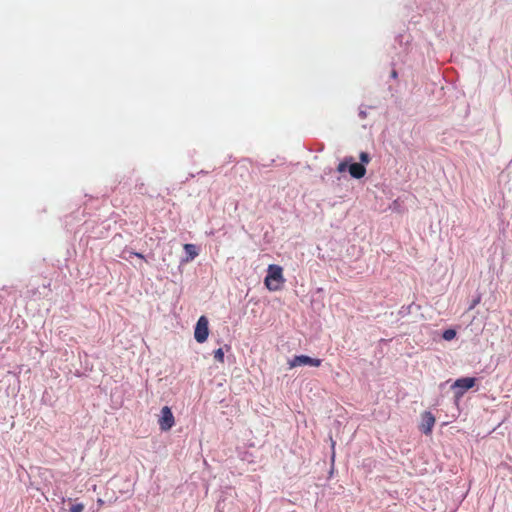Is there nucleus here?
Here are the masks:
<instances>
[{
  "label": "nucleus",
  "mask_w": 512,
  "mask_h": 512,
  "mask_svg": "<svg viewBox=\"0 0 512 512\" xmlns=\"http://www.w3.org/2000/svg\"><path fill=\"white\" fill-rule=\"evenodd\" d=\"M285 282L283 276V269L281 266L271 264L268 266L267 275L264 279V284L269 291H278L282 288Z\"/></svg>",
  "instance_id": "1"
},
{
  "label": "nucleus",
  "mask_w": 512,
  "mask_h": 512,
  "mask_svg": "<svg viewBox=\"0 0 512 512\" xmlns=\"http://www.w3.org/2000/svg\"><path fill=\"white\" fill-rule=\"evenodd\" d=\"M208 319L205 316H201L196 324L194 337L198 343H203L207 340L209 335Z\"/></svg>",
  "instance_id": "2"
},
{
  "label": "nucleus",
  "mask_w": 512,
  "mask_h": 512,
  "mask_svg": "<svg viewBox=\"0 0 512 512\" xmlns=\"http://www.w3.org/2000/svg\"><path fill=\"white\" fill-rule=\"evenodd\" d=\"M158 424L161 431H168L174 426L175 418L168 406H164L161 409V416L158 420Z\"/></svg>",
  "instance_id": "3"
},
{
  "label": "nucleus",
  "mask_w": 512,
  "mask_h": 512,
  "mask_svg": "<svg viewBox=\"0 0 512 512\" xmlns=\"http://www.w3.org/2000/svg\"><path fill=\"white\" fill-rule=\"evenodd\" d=\"M322 363L321 359L312 358L307 355H297L293 359L288 361L289 368H295L297 366L309 365L313 367H319Z\"/></svg>",
  "instance_id": "4"
},
{
  "label": "nucleus",
  "mask_w": 512,
  "mask_h": 512,
  "mask_svg": "<svg viewBox=\"0 0 512 512\" xmlns=\"http://www.w3.org/2000/svg\"><path fill=\"white\" fill-rule=\"evenodd\" d=\"M435 422L436 419L434 415L429 411H425L421 415V424L419 428L425 435H430L432 433Z\"/></svg>",
  "instance_id": "5"
},
{
  "label": "nucleus",
  "mask_w": 512,
  "mask_h": 512,
  "mask_svg": "<svg viewBox=\"0 0 512 512\" xmlns=\"http://www.w3.org/2000/svg\"><path fill=\"white\" fill-rule=\"evenodd\" d=\"M475 383H476V379L473 377L459 378L452 385V389H456V388L460 389V391L457 392V395H462L465 391L474 387Z\"/></svg>",
  "instance_id": "6"
},
{
  "label": "nucleus",
  "mask_w": 512,
  "mask_h": 512,
  "mask_svg": "<svg viewBox=\"0 0 512 512\" xmlns=\"http://www.w3.org/2000/svg\"><path fill=\"white\" fill-rule=\"evenodd\" d=\"M349 173L353 178L360 179L365 176L366 168L363 164L350 162Z\"/></svg>",
  "instance_id": "7"
},
{
  "label": "nucleus",
  "mask_w": 512,
  "mask_h": 512,
  "mask_svg": "<svg viewBox=\"0 0 512 512\" xmlns=\"http://www.w3.org/2000/svg\"><path fill=\"white\" fill-rule=\"evenodd\" d=\"M353 161V157H346L344 161L340 162L337 166V171L339 173L345 172L347 169L349 170L350 162Z\"/></svg>",
  "instance_id": "8"
},
{
  "label": "nucleus",
  "mask_w": 512,
  "mask_h": 512,
  "mask_svg": "<svg viewBox=\"0 0 512 512\" xmlns=\"http://www.w3.org/2000/svg\"><path fill=\"white\" fill-rule=\"evenodd\" d=\"M184 250L188 254L190 259H194L198 255L196 246L194 244H185Z\"/></svg>",
  "instance_id": "9"
},
{
  "label": "nucleus",
  "mask_w": 512,
  "mask_h": 512,
  "mask_svg": "<svg viewBox=\"0 0 512 512\" xmlns=\"http://www.w3.org/2000/svg\"><path fill=\"white\" fill-rule=\"evenodd\" d=\"M214 359L220 363H224V352L222 348H218L214 351Z\"/></svg>",
  "instance_id": "10"
},
{
  "label": "nucleus",
  "mask_w": 512,
  "mask_h": 512,
  "mask_svg": "<svg viewBox=\"0 0 512 512\" xmlns=\"http://www.w3.org/2000/svg\"><path fill=\"white\" fill-rule=\"evenodd\" d=\"M456 336V331L453 329H447L443 332V338L447 341L454 339Z\"/></svg>",
  "instance_id": "11"
},
{
  "label": "nucleus",
  "mask_w": 512,
  "mask_h": 512,
  "mask_svg": "<svg viewBox=\"0 0 512 512\" xmlns=\"http://www.w3.org/2000/svg\"><path fill=\"white\" fill-rule=\"evenodd\" d=\"M359 159L361 161L360 164H368L370 162V156L367 152H361L360 155H359Z\"/></svg>",
  "instance_id": "12"
},
{
  "label": "nucleus",
  "mask_w": 512,
  "mask_h": 512,
  "mask_svg": "<svg viewBox=\"0 0 512 512\" xmlns=\"http://www.w3.org/2000/svg\"><path fill=\"white\" fill-rule=\"evenodd\" d=\"M84 510V505L82 503L75 504L71 506L69 512H82Z\"/></svg>",
  "instance_id": "13"
},
{
  "label": "nucleus",
  "mask_w": 512,
  "mask_h": 512,
  "mask_svg": "<svg viewBox=\"0 0 512 512\" xmlns=\"http://www.w3.org/2000/svg\"><path fill=\"white\" fill-rule=\"evenodd\" d=\"M479 302H480V298L474 300L473 303L470 306V309H473Z\"/></svg>",
  "instance_id": "14"
},
{
  "label": "nucleus",
  "mask_w": 512,
  "mask_h": 512,
  "mask_svg": "<svg viewBox=\"0 0 512 512\" xmlns=\"http://www.w3.org/2000/svg\"><path fill=\"white\" fill-rule=\"evenodd\" d=\"M134 255L138 258L144 259V256L141 253H134Z\"/></svg>",
  "instance_id": "15"
}]
</instances>
